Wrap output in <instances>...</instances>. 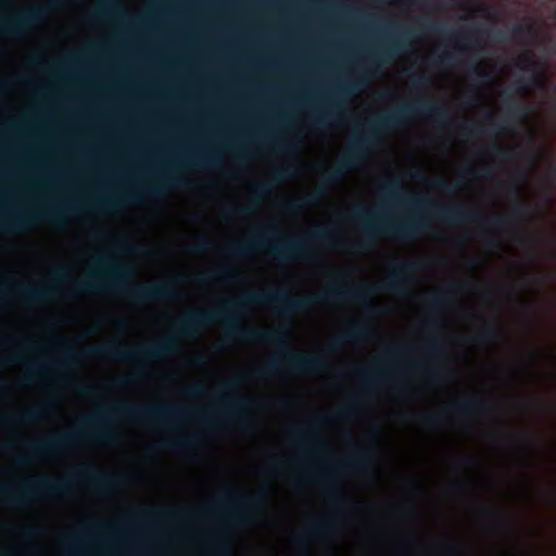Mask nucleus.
<instances>
[{
	"label": "nucleus",
	"instance_id": "a18cd8bd",
	"mask_svg": "<svg viewBox=\"0 0 556 556\" xmlns=\"http://www.w3.org/2000/svg\"><path fill=\"white\" fill-rule=\"evenodd\" d=\"M467 71L476 74L479 78L486 80L490 78L489 74L481 68L479 60L476 55H471L467 62Z\"/></svg>",
	"mask_w": 556,
	"mask_h": 556
},
{
	"label": "nucleus",
	"instance_id": "603ef678",
	"mask_svg": "<svg viewBox=\"0 0 556 556\" xmlns=\"http://www.w3.org/2000/svg\"><path fill=\"white\" fill-rule=\"evenodd\" d=\"M326 492L329 498L338 501L342 498V492L340 488L331 480L325 481Z\"/></svg>",
	"mask_w": 556,
	"mask_h": 556
},
{
	"label": "nucleus",
	"instance_id": "4be33fe9",
	"mask_svg": "<svg viewBox=\"0 0 556 556\" xmlns=\"http://www.w3.org/2000/svg\"><path fill=\"white\" fill-rule=\"evenodd\" d=\"M522 63L521 68H530L531 75L516 80L514 84L515 90L518 93H523L528 91L530 88H543L545 84V68L541 63L535 62L531 55H523L520 59Z\"/></svg>",
	"mask_w": 556,
	"mask_h": 556
},
{
	"label": "nucleus",
	"instance_id": "338daca9",
	"mask_svg": "<svg viewBox=\"0 0 556 556\" xmlns=\"http://www.w3.org/2000/svg\"><path fill=\"white\" fill-rule=\"evenodd\" d=\"M484 244L489 249H496L500 247V241L494 238H488L485 239Z\"/></svg>",
	"mask_w": 556,
	"mask_h": 556
},
{
	"label": "nucleus",
	"instance_id": "c03bdc74",
	"mask_svg": "<svg viewBox=\"0 0 556 556\" xmlns=\"http://www.w3.org/2000/svg\"><path fill=\"white\" fill-rule=\"evenodd\" d=\"M254 212V205L247 204V205H239L236 207H230L225 211L226 217L232 218V217H243L252 214Z\"/></svg>",
	"mask_w": 556,
	"mask_h": 556
},
{
	"label": "nucleus",
	"instance_id": "774afa93",
	"mask_svg": "<svg viewBox=\"0 0 556 556\" xmlns=\"http://www.w3.org/2000/svg\"><path fill=\"white\" fill-rule=\"evenodd\" d=\"M440 324V319L437 317V316H431L430 318H428L426 321H425V326L426 327H432V326H438Z\"/></svg>",
	"mask_w": 556,
	"mask_h": 556
},
{
	"label": "nucleus",
	"instance_id": "7c9ffc66",
	"mask_svg": "<svg viewBox=\"0 0 556 556\" xmlns=\"http://www.w3.org/2000/svg\"><path fill=\"white\" fill-rule=\"evenodd\" d=\"M329 417L328 416H321V415H318L316 417H314L311 422H309V428L307 430H302L300 428H295L294 429V434H295V443L299 447H302V448H305L307 447L311 443L315 442V433H314V428L321 421H325L327 420Z\"/></svg>",
	"mask_w": 556,
	"mask_h": 556
},
{
	"label": "nucleus",
	"instance_id": "412c9836",
	"mask_svg": "<svg viewBox=\"0 0 556 556\" xmlns=\"http://www.w3.org/2000/svg\"><path fill=\"white\" fill-rule=\"evenodd\" d=\"M375 455L370 447H357L352 455L344 460L338 462L333 466L336 471H355L367 473L374 468Z\"/></svg>",
	"mask_w": 556,
	"mask_h": 556
},
{
	"label": "nucleus",
	"instance_id": "c756f323",
	"mask_svg": "<svg viewBox=\"0 0 556 556\" xmlns=\"http://www.w3.org/2000/svg\"><path fill=\"white\" fill-rule=\"evenodd\" d=\"M22 300L29 304L41 303L52 295L50 287H35L30 285H23L18 291Z\"/></svg>",
	"mask_w": 556,
	"mask_h": 556
},
{
	"label": "nucleus",
	"instance_id": "a19ab883",
	"mask_svg": "<svg viewBox=\"0 0 556 556\" xmlns=\"http://www.w3.org/2000/svg\"><path fill=\"white\" fill-rule=\"evenodd\" d=\"M233 269L229 266H223L204 277L205 281H228L233 277Z\"/></svg>",
	"mask_w": 556,
	"mask_h": 556
},
{
	"label": "nucleus",
	"instance_id": "6e6552de",
	"mask_svg": "<svg viewBox=\"0 0 556 556\" xmlns=\"http://www.w3.org/2000/svg\"><path fill=\"white\" fill-rule=\"evenodd\" d=\"M349 218L363 227L362 239L353 245L356 251H367L376 238L388 237L408 241L418 238L430 228L425 217L410 215L403 220L395 222L378 218L364 206H355L349 214Z\"/></svg>",
	"mask_w": 556,
	"mask_h": 556
},
{
	"label": "nucleus",
	"instance_id": "de8ad7c7",
	"mask_svg": "<svg viewBox=\"0 0 556 556\" xmlns=\"http://www.w3.org/2000/svg\"><path fill=\"white\" fill-rule=\"evenodd\" d=\"M429 184L431 187L439 189L445 193H454L458 189V186L451 185L443 178L431 179L429 180Z\"/></svg>",
	"mask_w": 556,
	"mask_h": 556
},
{
	"label": "nucleus",
	"instance_id": "4468645a",
	"mask_svg": "<svg viewBox=\"0 0 556 556\" xmlns=\"http://www.w3.org/2000/svg\"><path fill=\"white\" fill-rule=\"evenodd\" d=\"M76 210V205L64 203L58 207L14 213L0 223V228L7 232H20L28 230L38 222H48L54 226H61L65 214Z\"/></svg>",
	"mask_w": 556,
	"mask_h": 556
},
{
	"label": "nucleus",
	"instance_id": "393cba45",
	"mask_svg": "<svg viewBox=\"0 0 556 556\" xmlns=\"http://www.w3.org/2000/svg\"><path fill=\"white\" fill-rule=\"evenodd\" d=\"M219 163L220 159L213 150L188 152L180 160V164L199 169H213Z\"/></svg>",
	"mask_w": 556,
	"mask_h": 556
},
{
	"label": "nucleus",
	"instance_id": "72a5a7b5",
	"mask_svg": "<svg viewBox=\"0 0 556 556\" xmlns=\"http://www.w3.org/2000/svg\"><path fill=\"white\" fill-rule=\"evenodd\" d=\"M104 523L100 521H91L88 525L87 533L85 534H68L63 538V541L66 545L71 547H77L84 542L90 541L94 533H97L100 528H102Z\"/></svg>",
	"mask_w": 556,
	"mask_h": 556
},
{
	"label": "nucleus",
	"instance_id": "bb28decb",
	"mask_svg": "<svg viewBox=\"0 0 556 556\" xmlns=\"http://www.w3.org/2000/svg\"><path fill=\"white\" fill-rule=\"evenodd\" d=\"M295 174L293 167H277L273 170L271 178L268 181L256 182L253 186V192L257 197H263L269 193L274 185L286 181Z\"/></svg>",
	"mask_w": 556,
	"mask_h": 556
},
{
	"label": "nucleus",
	"instance_id": "cd10ccee",
	"mask_svg": "<svg viewBox=\"0 0 556 556\" xmlns=\"http://www.w3.org/2000/svg\"><path fill=\"white\" fill-rule=\"evenodd\" d=\"M306 7L314 11H332L342 15H355L359 10L346 2L333 0H307Z\"/></svg>",
	"mask_w": 556,
	"mask_h": 556
},
{
	"label": "nucleus",
	"instance_id": "9b49d317",
	"mask_svg": "<svg viewBox=\"0 0 556 556\" xmlns=\"http://www.w3.org/2000/svg\"><path fill=\"white\" fill-rule=\"evenodd\" d=\"M188 180L173 174L172 172L159 175L155 184H144L139 188L125 192L119 199L99 198L93 202V206L100 211H112L122 203L135 204L139 203L144 197L156 199L162 197L169 188H187Z\"/></svg>",
	"mask_w": 556,
	"mask_h": 556
},
{
	"label": "nucleus",
	"instance_id": "6ab92c4d",
	"mask_svg": "<svg viewBox=\"0 0 556 556\" xmlns=\"http://www.w3.org/2000/svg\"><path fill=\"white\" fill-rule=\"evenodd\" d=\"M58 341L66 349L65 353L53 362V366L58 368L67 369L79 362L78 354L72 349L70 342L64 339ZM52 364L36 362L30 364V369L23 376L21 382L24 386L34 383L43 372L51 368Z\"/></svg>",
	"mask_w": 556,
	"mask_h": 556
},
{
	"label": "nucleus",
	"instance_id": "69168bd1",
	"mask_svg": "<svg viewBox=\"0 0 556 556\" xmlns=\"http://www.w3.org/2000/svg\"><path fill=\"white\" fill-rule=\"evenodd\" d=\"M79 393L86 396H89L94 391V386L91 384H81L78 389Z\"/></svg>",
	"mask_w": 556,
	"mask_h": 556
},
{
	"label": "nucleus",
	"instance_id": "1a4fd4ad",
	"mask_svg": "<svg viewBox=\"0 0 556 556\" xmlns=\"http://www.w3.org/2000/svg\"><path fill=\"white\" fill-rule=\"evenodd\" d=\"M177 351V338L175 336H167L159 342L137 346H129L121 341H110L101 345H89L85 349V354L115 361L132 362L141 366L147 362L161 359Z\"/></svg>",
	"mask_w": 556,
	"mask_h": 556
},
{
	"label": "nucleus",
	"instance_id": "ea45409f",
	"mask_svg": "<svg viewBox=\"0 0 556 556\" xmlns=\"http://www.w3.org/2000/svg\"><path fill=\"white\" fill-rule=\"evenodd\" d=\"M458 62V55L454 51L446 50L438 54L433 59V64L437 66L451 67Z\"/></svg>",
	"mask_w": 556,
	"mask_h": 556
},
{
	"label": "nucleus",
	"instance_id": "aec40b11",
	"mask_svg": "<svg viewBox=\"0 0 556 556\" xmlns=\"http://www.w3.org/2000/svg\"><path fill=\"white\" fill-rule=\"evenodd\" d=\"M282 358L286 366L293 372H323L327 369L326 361L319 355L286 351L282 353Z\"/></svg>",
	"mask_w": 556,
	"mask_h": 556
},
{
	"label": "nucleus",
	"instance_id": "c9c22d12",
	"mask_svg": "<svg viewBox=\"0 0 556 556\" xmlns=\"http://www.w3.org/2000/svg\"><path fill=\"white\" fill-rule=\"evenodd\" d=\"M46 405H35L21 412L16 416V420L22 424H30L40 419L47 413Z\"/></svg>",
	"mask_w": 556,
	"mask_h": 556
},
{
	"label": "nucleus",
	"instance_id": "3c124183",
	"mask_svg": "<svg viewBox=\"0 0 556 556\" xmlns=\"http://www.w3.org/2000/svg\"><path fill=\"white\" fill-rule=\"evenodd\" d=\"M439 553L446 556H459L462 555L460 546L455 542H450L441 545L438 548Z\"/></svg>",
	"mask_w": 556,
	"mask_h": 556
},
{
	"label": "nucleus",
	"instance_id": "bf43d9fd",
	"mask_svg": "<svg viewBox=\"0 0 556 556\" xmlns=\"http://www.w3.org/2000/svg\"><path fill=\"white\" fill-rule=\"evenodd\" d=\"M491 37L497 41V42H505L507 40H509V35L507 31H504V30H501V29H497V30H494L492 34H491Z\"/></svg>",
	"mask_w": 556,
	"mask_h": 556
},
{
	"label": "nucleus",
	"instance_id": "13d9d810",
	"mask_svg": "<svg viewBox=\"0 0 556 556\" xmlns=\"http://www.w3.org/2000/svg\"><path fill=\"white\" fill-rule=\"evenodd\" d=\"M531 29H532L531 26L526 25V24H514L511 26V33L514 35H523L526 33H530Z\"/></svg>",
	"mask_w": 556,
	"mask_h": 556
},
{
	"label": "nucleus",
	"instance_id": "b1692460",
	"mask_svg": "<svg viewBox=\"0 0 556 556\" xmlns=\"http://www.w3.org/2000/svg\"><path fill=\"white\" fill-rule=\"evenodd\" d=\"M370 334L371 329L367 325L358 321H353L348 326V328L342 333H340L338 337H336L329 342L328 349L330 351H336L343 343L362 341L367 339Z\"/></svg>",
	"mask_w": 556,
	"mask_h": 556
},
{
	"label": "nucleus",
	"instance_id": "2eb2a0df",
	"mask_svg": "<svg viewBox=\"0 0 556 556\" xmlns=\"http://www.w3.org/2000/svg\"><path fill=\"white\" fill-rule=\"evenodd\" d=\"M505 116L501 121H494L491 113H488V118L491 121L488 127L480 124L470 125V132L473 135H500L508 132L515 122L527 118L531 112L530 108L520 103L514 102L511 99H505Z\"/></svg>",
	"mask_w": 556,
	"mask_h": 556
},
{
	"label": "nucleus",
	"instance_id": "0e129e2a",
	"mask_svg": "<svg viewBox=\"0 0 556 556\" xmlns=\"http://www.w3.org/2000/svg\"><path fill=\"white\" fill-rule=\"evenodd\" d=\"M456 38H457L458 41H462V42L466 43L464 46H459L458 47L459 49L470 48L471 47V45H470L471 40H470V36L468 34H458Z\"/></svg>",
	"mask_w": 556,
	"mask_h": 556
},
{
	"label": "nucleus",
	"instance_id": "0eeeda50",
	"mask_svg": "<svg viewBox=\"0 0 556 556\" xmlns=\"http://www.w3.org/2000/svg\"><path fill=\"white\" fill-rule=\"evenodd\" d=\"M413 37V30L402 29L380 52L370 53L367 58L369 66L363 74L344 84L338 85L331 96L326 99L325 105L312 115L314 127L324 128L341 118L345 99L363 90L368 83V75L372 72H379L381 63L403 54L407 49V41H410Z\"/></svg>",
	"mask_w": 556,
	"mask_h": 556
},
{
	"label": "nucleus",
	"instance_id": "49530a36",
	"mask_svg": "<svg viewBox=\"0 0 556 556\" xmlns=\"http://www.w3.org/2000/svg\"><path fill=\"white\" fill-rule=\"evenodd\" d=\"M213 248V242L204 237L200 236L195 239L194 243L190 247V251L194 253L207 252Z\"/></svg>",
	"mask_w": 556,
	"mask_h": 556
},
{
	"label": "nucleus",
	"instance_id": "c85d7f7f",
	"mask_svg": "<svg viewBox=\"0 0 556 556\" xmlns=\"http://www.w3.org/2000/svg\"><path fill=\"white\" fill-rule=\"evenodd\" d=\"M484 513L494 530L497 532L506 533V534H515L516 533V525L514 520L495 510L491 507H485Z\"/></svg>",
	"mask_w": 556,
	"mask_h": 556
},
{
	"label": "nucleus",
	"instance_id": "e433bc0d",
	"mask_svg": "<svg viewBox=\"0 0 556 556\" xmlns=\"http://www.w3.org/2000/svg\"><path fill=\"white\" fill-rule=\"evenodd\" d=\"M359 379L366 387H372L386 377V370L382 367L376 369H362L357 372Z\"/></svg>",
	"mask_w": 556,
	"mask_h": 556
},
{
	"label": "nucleus",
	"instance_id": "4d7b16f0",
	"mask_svg": "<svg viewBox=\"0 0 556 556\" xmlns=\"http://www.w3.org/2000/svg\"><path fill=\"white\" fill-rule=\"evenodd\" d=\"M96 14L99 17H104L113 14V8L111 4H101L97 8Z\"/></svg>",
	"mask_w": 556,
	"mask_h": 556
},
{
	"label": "nucleus",
	"instance_id": "5fc2aeb1",
	"mask_svg": "<svg viewBox=\"0 0 556 556\" xmlns=\"http://www.w3.org/2000/svg\"><path fill=\"white\" fill-rule=\"evenodd\" d=\"M410 78V81L413 84V86L416 88V89H424V88H427L430 83H431V78L429 76H426V75H410L409 76Z\"/></svg>",
	"mask_w": 556,
	"mask_h": 556
},
{
	"label": "nucleus",
	"instance_id": "6e6d98bb",
	"mask_svg": "<svg viewBox=\"0 0 556 556\" xmlns=\"http://www.w3.org/2000/svg\"><path fill=\"white\" fill-rule=\"evenodd\" d=\"M52 274L58 280H64L70 277L68 269L64 266L54 267Z\"/></svg>",
	"mask_w": 556,
	"mask_h": 556
},
{
	"label": "nucleus",
	"instance_id": "864d4df0",
	"mask_svg": "<svg viewBox=\"0 0 556 556\" xmlns=\"http://www.w3.org/2000/svg\"><path fill=\"white\" fill-rule=\"evenodd\" d=\"M527 177H528L527 172L525 169H519V170L516 172V175H515L516 184L508 186V191L510 193H513L516 198L519 194V187H518V185L520 182H523L527 179Z\"/></svg>",
	"mask_w": 556,
	"mask_h": 556
},
{
	"label": "nucleus",
	"instance_id": "f3484780",
	"mask_svg": "<svg viewBox=\"0 0 556 556\" xmlns=\"http://www.w3.org/2000/svg\"><path fill=\"white\" fill-rule=\"evenodd\" d=\"M488 402L478 396H467L460 401H456L452 406L443 408L439 413L427 414L422 416V424L429 428L441 427L445 419V414L451 408L456 413L467 416H479L484 413Z\"/></svg>",
	"mask_w": 556,
	"mask_h": 556
},
{
	"label": "nucleus",
	"instance_id": "37998d69",
	"mask_svg": "<svg viewBox=\"0 0 556 556\" xmlns=\"http://www.w3.org/2000/svg\"><path fill=\"white\" fill-rule=\"evenodd\" d=\"M486 153L493 157L496 159H509L514 156V150L513 149H506L497 143L491 144L486 149Z\"/></svg>",
	"mask_w": 556,
	"mask_h": 556
},
{
	"label": "nucleus",
	"instance_id": "f8f14e48",
	"mask_svg": "<svg viewBox=\"0 0 556 556\" xmlns=\"http://www.w3.org/2000/svg\"><path fill=\"white\" fill-rule=\"evenodd\" d=\"M279 371L278 356L270 358L260 368H255L249 372L239 374L230 379L222 382L220 389L217 391L220 406L224 410L232 413L237 416H243L249 412L251 399L238 396L232 393L241 382L251 376L255 378H267L277 375Z\"/></svg>",
	"mask_w": 556,
	"mask_h": 556
},
{
	"label": "nucleus",
	"instance_id": "dca6fc26",
	"mask_svg": "<svg viewBox=\"0 0 556 556\" xmlns=\"http://www.w3.org/2000/svg\"><path fill=\"white\" fill-rule=\"evenodd\" d=\"M46 15L47 10L41 5L23 10L0 22V34L12 38H20L25 35L33 25L42 22Z\"/></svg>",
	"mask_w": 556,
	"mask_h": 556
},
{
	"label": "nucleus",
	"instance_id": "8fccbe9b",
	"mask_svg": "<svg viewBox=\"0 0 556 556\" xmlns=\"http://www.w3.org/2000/svg\"><path fill=\"white\" fill-rule=\"evenodd\" d=\"M357 408V399L355 396L351 397L348 403L340 408V410L336 414L337 418H345L355 413Z\"/></svg>",
	"mask_w": 556,
	"mask_h": 556
},
{
	"label": "nucleus",
	"instance_id": "052dcab7",
	"mask_svg": "<svg viewBox=\"0 0 556 556\" xmlns=\"http://www.w3.org/2000/svg\"><path fill=\"white\" fill-rule=\"evenodd\" d=\"M427 30L435 34H444L446 31V26L441 23H431L427 25Z\"/></svg>",
	"mask_w": 556,
	"mask_h": 556
},
{
	"label": "nucleus",
	"instance_id": "423d86ee",
	"mask_svg": "<svg viewBox=\"0 0 556 556\" xmlns=\"http://www.w3.org/2000/svg\"><path fill=\"white\" fill-rule=\"evenodd\" d=\"M308 241H317L334 245L337 243L333 230L329 226H318L309 229L303 238L286 239L278 237L275 224L266 226L260 236L249 241L237 242L226 248V252L236 257H247L256 249H266L273 258L287 263L305 260L311 256Z\"/></svg>",
	"mask_w": 556,
	"mask_h": 556
},
{
	"label": "nucleus",
	"instance_id": "2f4dec72",
	"mask_svg": "<svg viewBox=\"0 0 556 556\" xmlns=\"http://www.w3.org/2000/svg\"><path fill=\"white\" fill-rule=\"evenodd\" d=\"M500 337L498 329L491 323H486L483 327L471 338V342L477 345L488 346L494 343Z\"/></svg>",
	"mask_w": 556,
	"mask_h": 556
},
{
	"label": "nucleus",
	"instance_id": "a211bd4d",
	"mask_svg": "<svg viewBox=\"0 0 556 556\" xmlns=\"http://www.w3.org/2000/svg\"><path fill=\"white\" fill-rule=\"evenodd\" d=\"M190 517V510L178 507H143L135 511L129 522L123 523V529L127 530L156 519H187Z\"/></svg>",
	"mask_w": 556,
	"mask_h": 556
},
{
	"label": "nucleus",
	"instance_id": "20e7f679",
	"mask_svg": "<svg viewBox=\"0 0 556 556\" xmlns=\"http://www.w3.org/2000/svg\"><path fill=\"white\" fill-rule=\"evenodd\" d=\"M381 191L387 198L409 206L414 212H426L429 216L446 225H460L482 220L489 228L506 229L510 227L513 218L526 219L533 212L530 205L517 201L511 208L510 216L496 213L482 219L476 211L463 205H441L426 197L406 198L404 197L405 186L399 179H392L383 184Z\"/></svg>",
	"mask_w": 556,
	"mask_h": 556
},
{
	"label": "nucleus",
	"instance_id": "9d476101",
	"mask_svg": "<svg viewBox=\"0 0 556 556\" xmlns=\"http://www.w3.org/2000/svg\"><path fill=\"white\" fill-rule=\"evenodd\" d=\"M267 502L268 496L264 490H258L244 497H238L232 489L227 488L216 495L214 501L205 508V513L228 509L231 511L229 520L237 526L245 527L255 522L254 511L265 507Z\"/></svg>",
	"mask_w": 556,
	"mask_h": 556
},
{
	"label": "nucleus",
	"instance_id": "e2e57ef3",
	"mask_svg": "<svg viewBox=\"0 0 556 556\" xmlns=\"http://www.w3.org/2000/svg\"><path fill=\"white\" fill-rule=\"evenodd\" d=\"M511 439H514L516 442L521 443L522 445L530 446L532 445V440L527 435H513Z\"/></svg>",
	"mask_w": 556,
	"mask_h": 556
},
{
	"label": "nucleus",
	"instance_id": "79ce46f5",
	"mask_svg": "<svg viewBox=\"0 0 556 556\" xmlns=\"http://www.w3.org/2000/svg\"><path fill=\"white\" fill-rule=\"evenodd\" d=\"M230 546L228 542L222 538L214 540L212 544V552L210 556H229Z\"/></svg>",
	"mask_w": 556,
	"mask_h": 556
},
{
	"label": "nucleus",
	"instance_id": "473e14b6",
	"mask_svg": "<svg viewBox=\"0 0 556 556\" xmlns=\"http://www.w3.org/2000/svg\"><path fill=\"white\" fill-rule=\"evenodd\" d=\"M77 473L80 477L97 483L99 486L103 489L112 488L117 481V478L115 476L102 475L94 471L91 468H81L77 471Z\"/></svg>",
	"mask_w": 556,
	"mask_h": 556
},
{
	"label": "nucleus",
	"instance_id": "f257e3e1",
	"mask_svg": "<svg viewBox=\"0 0 556 556\" xmlns=\"http://www.w3.org/2000/svg\"><path fill=\"white\" fill-rule=\"evenodd\" d=\"M421 268V264L415 260H395L389 274L381 285L351 286L344 281H333L328 285L324 293H312L307 296L295 299L286 290H268L247 293L238 302H228L215 311L192 309L177 324V331L182 336H194L203 327L214 323H220L226 327V336L233 340L245 342H260L275 344L280 348L288 345L287 329L279 326L274 330H264L239 323L241 308L250 305H277V313L285 318H291L298 312L307 311L312 305L336 302L354 301L363 306L366 314H374L371 298L379 292H388L396 295H407L414 283V275Z\"/></svg>",
	"mask_w": 556,
	"mask_h": 556
},
{
	"label": "nucleus",
	"instance_id": "5701e85b",
	"mask_svg": "<svg viewBox=\"0 0 556 556\" xmlns=\"http://www.w3.org/2000/svg\"><path fill=\"white\" fill-rule=\"evenodd\" d=\"M332 532V521L329 517L315 518L308 526V528L301 534H294L292 536L293 543L299 547L302 553L308 551V542L306 536H313L317 539H327Z\"/></svg>",
	"mask_w": 556,
	"mask_h": 556
},
{
	"label": "nucleus",
	"instance_id": "4c0bfd02",
	"mask_svg": "<svg viewBox=\"0 0 556 556\" xmlns=\"http://www.w3.org/2000/svg\"><path fill=\"white\" fill-rule=\"evenodd\" d=\"M424 351L435 358L441 357L444 353V342L442 337L439 334L429 336L424 345Z\"/></svg>",
	"mask_w": 556,
	"mask_h": 556
},
{
	"label": "nucleus",
	"instance_id": "a878e982",
	"mask_svg": "<svg viewBox=\"0 0 556 556\" xmlns=\"http://www.w3.org/2000/svg\"><path fill=\"white\" fill-rule=\"evenodd\" d=\"M471 285L470 281H460L456 283L448 285L442 291L432 294L427 299V305L432 312H438L443 307H448L452 305V296L451 291L455 289H464Z\"/></svg>",
	"mask_w": 556,
	"mask_h": 556
},
{
	"label": "nucleus",
	"instance_id": "09e8293b",
	"mask_svg": "<svg viewBox=\"0 0 556 556\" xmlns=\"http://www.w3.org/2000/svg\"><path fill=\"white\" fill-rule=\"evenodd\" d=\"M184 394L187 396H203L206 392V388L201 382H194L184 388Z\"/></svg>",
	"mask_w": 556,
	"mask_h": 556
},
{
	"label": "nucleus",
	"instance_id": "f03ea898",
	"mask_svg": "<svg viewBox=\"0 0 556 556\" xmlns=\"http://www.w3.org/2000/svg\"><path fill=\"white\" fill-rule=\"evenodd\" d=\"M417 116L428 117L439 125H443L450 119L448 111L438 102L418 98L387 114L379 115L375 119L367 121L365 132L354 136L338 163L323 173L318 188L291 201L288 204L289 208L296 212L303 207L316 205L330 187L342 180L346 173L355 169L363 162L371 144L379 138L381 130L396 129Z\"/></svg>",
	"mask_w": 556,
	"mask_h": 556
},
{
	"label": "nucleus",
	"instance_id": "f704fd0d",
	"mask_svg": "<svg viewBox=\"0 0 556 556\" xmlns=\"http://www.w3.org/2000/svg\"><path fill=\"white\" fill-rule=\"evenodd\" d=\"M195 445L194 437L186 435L182 438L170 439L163 441L159 444L160 448L170 450V451H179V450H189Z\"/></svg>",
	"mask_w": 556,
	"mask_h": 556
},
{
	"label": "nucleus",
	"instance_id": "680f3d73",
	"mask_svg": "<svg viewBox=\"0 0 556 556\" xmlns=\"http://www.w3.org/2000/svg\"><path fill=\"white\" fill-rule=\"evenodd\" d=\"M132 382V378L129 376L118 377L114 380V383L118 388H126Z\"/></svg>",
	"mask_w": 556,
	"mask_h": 556
},
{
	"label": "nucleus",
	"instance_id": "39448f33",
	"mask_svg": "<svg viewBox=\"0 0 556 556\" xmlns=\"http://www.w3.org/2000/svg\"><path fill=\"white\" fill-rule=\"evenodd\" d=\"M96 265L98 270L88 275L90 279L75 282V289L79 293L113 290L123 293L136 303L175 299L179 294L176 285L172 281L149 285L131 282V270L113 262L110 257L97 260Z\"/></svg>",
	"mask_w": 556,
	"mask_h": 556
},
{
	"label": "nucleus",
	"instance_id": "ddd939ff",
	"mask_svg": "<svg viewBox=\"0 0 556 556\" xmlns=\"http://www.w3.org/2000/svg\"><path fill=\"white\" fill-rule=\"evenodd\" d=\"M72 484L66 481H53L49 478L29 479L18 488L0 482V493L9 505L16 508L25 507L35 495L54 496L71 491Z\"/></svg>",
	"mask_w": 556,
	"mask_h": 556
},
{
	"label": "nucleus",
	"instance_id": "7ed1b4c3",
	"mask_svg": "<svg viewBox=\"0 0 556 556\" xmlns=\"http://www.w3.org/2000/svg\"><path fill=\"white\" fill-rule=\"evenodd\" d=\"M187 416L197 417L212 426L216 425L215 414L208 410L191 412L168 405L119 403L81 416L79 422L83 426H87L89 428L88 431L62 432L49 438L34 440L27 443V450L34 456H47L73 447L86 438L100 443L110 442L114 438L111 424L117 418H127L141 422H172Z\"/></svg>",
	"mask_w": 556,
	"mask_h": 556
},
{
	"label": "nucleus",
	"instance_id": "58836bf2",
	"mask_svg": "<svg viewBox=\"0 0 556 556\" xmlns=\"http://www.w3.org/2000/svg\"><path fill=\"white\" fill-rule=\"evenodd\" d=\"M408 351V346L404 344H395L386 349L382 357L379 359L380 365H386L394 362L403 356Z\"/></svg>",
	"mask_w": 556,
	"mask_h": 556
}]
</instances>
